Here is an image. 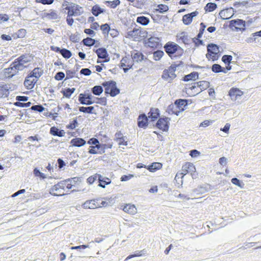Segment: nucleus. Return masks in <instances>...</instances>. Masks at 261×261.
<instances>
[{"mask_svg": "<svg viewBox=\"0 0 261 261\" xmlns=\"http://www.w3.org/2000/svg\"><path fill=\"white\" fill-rule=\"evenodd\" d=\"M37 81L36 79H34L30 74L26 77L24 81V85L28 89H32L34 88Z\"/></svg>", "mask_w": 261, "mask_h": 261, "instance_id": "obj_11", "label": "nucleus"}, {"mask_svg": "<svg viewBox=\"0 0 261 261\" xmlns=\"http://www.w3.org/2000/svg\"><path fill=\"white\" fill-rule=\"evenodd\" d=\"M111 181L109 178L105 177L102 175L99 176V185L98 186L102 188L106 187V185H109Z\"/></svg>", "mask_w": 261, "mask_h": 261, "instance_id": "obj_23", "label": "nucleus"}, {"mask_svg": "<svg viewBox=\"0 0 261 261\" xmlns=\"http://www.w3.org/2000/svg\"><path fill=\"white\" fill-rule=\"evenodd\" d=\"M176 68V67L175 66L171 65L168 69H167L168 73L170 76V81L173 80L176 77V74H175Z\"/></svg>", "mask_w": 261, "mask_h": 261, "instance_id": "obj_37", "label": "nucleus"}, {"mask_svg": "<svg viewBox=\"0 0 261 261\" xmlns=\"http://www.w3.org/2000/svg\"><path fill=\"white\" fill-rule=\"evenodd\" d=\"M65 9L68 10L67 17H71L73 16H76L75 14H74V13L73 12V7H72V6H71L70 5L69 6H66Z\"/></svg>", "mask_w": 261, "mask_h": 261, "instance_id": "obj_56", "label": "nucleus"}, {"mask_svg": "<svg viewBox=\"0 0 261 261\" xmlns=\"http://www.w3.org/2000/svg\"><path fill=\"white\" fill-rule=\"evenodd\" d=\"M31 109L33 111L39 112H42L44 110V108L43 107L42 105H34L33 106Z\"/></svg>", "mask_w": 261, "mask_h": 261, "instance_id": "obj_53", "label": "nucleus"}, {"mask_svg": "<svg viewBox=\"0 0 261 261\" xmlns=\"http://www.w3.org/2000/svg\"><path fill=\"white\" fill-rule=\"evenodd\" d=\"M198 14V12L195 11L192 13L184 15L182 17L183 23L186 25L190 24L192 22L193 18L196 16Z\"/></svg>", "mask_w": 261, "mask_h": 261, "instance_id": "obj_14", "label": "nucleus"}, {"mask_svg": "<svg viewBox=\"0 0 261 261\" xmlns=\"http://www.w3.org/2000/svg\"><path fill=\"white\" fill-rule=\"evenodd\" d=\"M198 73L197 72H192L191 73L185 75L184 77V81L188 82L192 80H196L198 79Z\"/></svg>", "mask_w": 261, "mask_h": 261, "instance_id": "obj_27", "label": "nucleus"}, {"mask_svg": "<svg viewBox=\"0 0 261 261\" xmlns=\"http://www.w3.org/2000/svg\"><path fill=\"white\" fill-rule=\"evenodd\" d=\"M93 96L89 93H81L79 96V101L82 105H91L94 103L92 100Z\"/></svg>", "mask_w": 261, "mask_h": 261, "instance_id": "obj_7", "label": "nucleus"}, {"mask_svg": "<svg viewBox=\"0 0 261 261\" xmlns=\"http://www.w3.org/2000/svg\"><path fill=\"white\" fill-rule=\"evenodd\" d=\"M70 40L73 42H77L80 40L79 34H71L69 37Z\"/></svg>", "mask_w": 261, "mask_h": 261, "instance_id": "obj_57", "label": "nucleus"}, {"mask_svg": "<svg viewBox=\"0 0 261 261\" xmlns=\"http://www.w3.org/2000/svg\"><path fill=\"white\" fill-rule=\"evenodd\" d=\"M148 118L144 114L140 115L138 117V124L139 127L145 128L147 126Z\"/></svg>", "mask_w": 261, "mask_h": 261, "instance_id": "obj_16", "label": "nucleus"}, {"mask_svg": "<svg viewBox=\"0 0 261 261\" xmlns=\"http://www.w3.org/2000/svg\"><path fill=\"white\" fill-rule=\"evenodd\" d=\"M64 184L62 181L55 185L49 190V193L54 196H60L65 195V189H64Z\"/></svg>", "mask_w": 261, "mask_h": 261, "instance_id": "obj_4", "label": "nucleus"}, {"mask_svg": "<svg viewBox=\"0 0 261 261\" xmlns=\"http://www.w3.org/2000/svg\"><path fill=\"white\" fill-rule=\"evenodd\" d=\"M75 89L74 88H67L65 90L63 91L62 93L63 95L67 97V98H70L71 94L74 93L75 91Z\"/></svg>", "mask_w": 261, "mask_h": 261, "instance_id": "obj_41", "label": "nucleus"}, {"mask_svg": "<svg viewBox=\"0 0 261 261\" xmlns=\"http://www.w3.org/2000/svg\"><path fill=\"white\" fill-rule=\"evenodd\" d=\"M231 181L233 184H234L241 188H243L244 184H242V182L237 178H236V177L233 178L231 179Z\"/></svg>", "mask_w": 261, "mask_h": 261, "instance_id": "obj_58", "label": "nucleus"}, {"mask_svg": "<svg viewBox=\"0 0 261 261\" xmlns=\"http://www.w3.org/2000/svg\"><path fill=\"white\" fill-rule=\"evenodd\" d=\"M70 6L73 7V11L76 16H80L84 13L83 9L82 7L75 4L71 3Z\"/></svg>", "mask_w": 261, "mask_h": 261, "instance_id": "obj_26", "label": "nucleus"}, {"mask_svg": "<svg viewBox=\"0 0 261 261\" xmlns=\"http://www.w3.org/2000/svg\"><path fill=\"white\" fill-rule=\"evenodd\" d=\"M13 67L16 69L17 71L18 72L19 70H22L27 66L24 64L21 63L19 60L16 59L13 62Z\"/></svg>", "mask_w": 261, "mask_h": 261, "instance_id": "obj_33", "label": "nucleus"}, {"mask_svg": "<svg viewBox=\"0 0 261 261\" xmlns=\"http://www.w3.org/2000/svg\"><path fill=\"white\" fill-rule=\"evenodd\" d=\"M80 73L82 74H84L85 75H89L91 73V70L88 68H83L80 71Z\"/></svg>", "mask_w": 261, "mask_h": 261, "instance_id": "obj_63", "label": "nucleus"}, {"mask_svg": "<svg viewBox=\"0 0 261 261\" xmlns=\"http://www.w3.org/2000/svg\"><path fill=\"white\" fill-rule=\"evenodd\" d=\"M170 119L168 117L160 118L156 123V126L163 131H167L169 128V121Z\"/></svg>", "mask_w": 261, "mask_h": 261, "instance_id": "obj_8", "label": "nucleus"}, {"mask_svg": "<svg viewBox=\"0 0 261 261\" xmlns=\"http://www.w3.org/2000/svg\"><path fill=\"white\" fill-rule=\"evenodd\" d=\"M60 54L64 58L66 59H69L72 55L71 51L65 48L62 49Z\"/></svg>", "mask_w": 261, "mask_h": 261, "instance_id": "obj_49", "label": "nucleus"}, {"mask_svg": "<svg viewBox=\"0 0 261 261\" xmlns=\"http://www.w3.org/2000/svg\"><path fill=\"white\" fill-rule=\"evenodd\" d=\"M43 70L40 68H34L30 74L34 78L36 79L38 81V79L42 75Z\"/></svg>", "mask_w": 261, "mask_h": 261, "instance_id": "obj_25", "label": "nucleus"}, {"mask_svg": "<svg viewBox=\"0 0 261 261\" xmlns=\"http://www.w3.org/2000/svg\"><path fill=\"white\" fill-rule=\"evenodd\" d=\"M76 178H73L72 179H67L65 180H62V182H64V189H65V187L68 189H70L72 187V183H74L75 182Z\"/></svg>", "mask_w": 261, "mask_h": 261, "instance_id": "obj_31", "label": "nucleus"}, {"mask_svg": "<svg viewBox=\"0 0 261 261\" xmlns=\"http://www.w3.org/2000/svg\"><path fill=\"white\" fill-rule=\"evenodd\" d=\"M91 91L93 94L99 96L103 92V89L101 86H95L92 88Z\"/></svg>", "mask_w": 261, "mask_h": 261, "instance_id": "obj_38", "label": "nucleus"}, {"mask_svg": "<svg viewBox=\"0 0 261 261\" xmlns=\"http://www.w3.org/2000/svg\"><path fill=\"white\" fill-rule=\"evenodd\" d=\"M162 167V164L160 163L155 162L151 164V165L148 166L147 169L150 172H153L161 169Z\"/></svg>", "mask_w": 261, "mask_h": 261, "instance_id": "obj_28", "label": "nucleus"}, {"mask_svg": "<svg viewBox=\"0 0 261 261\" xmlns=\"http://www.w3.org/2000/svg\"><path fill=\"white\" fill-rule=\"evenodd\" d=\"M243 94V91L237 88H232L229 92V95L232 101L241 99Z\"/></svg>", "mask_w": 261, "mask_h": 261, "instance_id": "obj_9", "label": "nucleus"}, {"mask_svg": "<svg viewBox=\"0 0 261 261\" xmlns=\"http://www.w3.org/2000/svg\"><path fill=\"white\" fill-rule=\"evenodd\" d=\"M169 10L168 6L164 4H160L157 6V8L155 9L156 12H159L161 13L167 12Z\"/></svg>", "mask_w": 261, "mask_h": 261, "instance_id": "obj_39", "label": "nucleus"}, {"mask_svg": "<svg viewBox=\"0 0 261 261\" xmlns=\"http://www.w3.org/2000/svg\"><path fill=\"white\" fill-rule=\"evenodd\" d=\"M177 109L180 110V112L183 111L186 106L188 105V100L187 99H180L175 101Z\"/></svg>", "mask_w": 261, "mask_h": 261, "instance_id": "obj_20", "label": "nucleus"}, {"mask_svg": "<svg viewBox=\"0 0 261 261\" xmlns=\"http://www.w3.org/2000/svg\"><path fill=\"white\" fill-rule=\"evenodd\" d=\"M83 44L87 46H91L95 43V40L91 38L87 37L83 40Z\"/></svg>", "mask_w": 261, "mask_h": 261, "instance_id": "obj_42", "label": "nucleus"}, {"mask_svg": "<svg viewBox=\"0 0 261 261\" xmlns=\"http://www.w3.org/2000/svg\"><path fill=\"white\" fill-rule=\"evenodd\" d=\"M165 51L170 57H176L181 55L182 54V49L176 44L167 43L165 46Z\"/></svg>", "mask_w": 261, "mask_h": 261, "instance_id": "obj_1", "label": "nucleus"}, {"mask_svg": "<svg viewBox=\"0 0 261 261\" xmlns=\"http://www.w3.org/2000/svg\"><path fill=\"white\" fill-rule=\"evenodd\" d=\"M99 175L100 174H96L95 175L90 176L87 179V182L90 184H92L97 179L99 181Z\"/></svg>", "mask_w": 261, "mask_h": 261, "instance_id": "obj_50", "label": "nucleus"}, {"mask_svg": "<svg viewBox=\"0 0 261 261\" xmlns=\"http://www.w3.org/2000/svg\"><path fill=\"white\" fill-rule=\"evenodd\" d=\"M166 112L169 114H175L178 116L180 113V110L177 109L176 106L174 103L169 105L167 109Z\"/></svg>", "mask_w": 261, "mask_h": 261, "instance_id": "obj_24", "label": "nucleus"}, {"mask_svg": "<svg viewBox=\"0 0 261 261\" xmlns=\"http://www.w3.org/2000/svg\"><path fill=\"white\" fill-rule=\"evenodd\" d=\"M123 210L130 215H135L137 213V209L134 204H126L123 208Z\"/></svg>", "mask_w": 261, "mask_h": 261, "instance_id": "obj_18", "label": "nucleus"}, {"mask_svg": "<svg viewBox=\"0 0 261 261\" xmlns=\"http://www.w3.org/2000/svg\"><path fill=\"white\" fill-rule=\"evenodd\" d=\"M100 29L102 31L104 34H106L109 33L110 28L108 24L105 23L101 25Z\"/></svg>", "mask_w": 261, "mask_h": 261, "instance_id": "obj_60", "label": "nucleus"}, {"mask_svg": "<svg viewBox=\"0 0 261 261\" xmlns=\"http://www.w3.org/2000/svg\"><path fill=\"white\" fill-rule=\"evenodd\" d=\"M45 16L50 19H56L58 17V15L55 11L46 13Z\"/></svg>", "mask_w": 261, "mask_h": 261, "instance_id": "obj_48", "label": "nucleus"}, {"mask_svg": "<svg viewBox=\"0 0 261 261\" xmlns=\"http://www.w3.org/2000/svg\"><path fill=\"white\" fill-rule=\"evenodd\" d=\"M136 22L143 25H147L149 22V19L144 16H139L137 18Z\"/></svg>", "mask_w": 261, "mask_h": 261, "instance_id": "obj_34", "label": "nucleus"}, {"mask_svg": "<svg viewBox=\"0 0 261 261\" xmlns=\"http://www.w3.org/2000/svg\"><path fill=\"white\" fill-rule=\"evenodd\" d=\"M194 84H196L197 87H199L200 88V91L206 89L210 87V83L204 81L195 83Z\"/></svg>", "mask_w": 261, "mask_h": 261, "instance_id": "obj_36", "label": "nucleus"}, {"mask_svg": "<svg viewBox=\"0 0 261 261\" xmlns=\"http://www.w3.org/2000/svg\"><path fill=\"white\" fill-rule=\"evenodd\" d=\"M164 53L162 50H157L153 53V59L155 61H159L163 57Z\"/></svg>", "mask_w": 261, "mask_h": 261, "instance_id": "obj_47", "label": "nucleus"}, {"mask_svg": "<svg viewBox=\"0 0 261 261\" xmlns=\"http://www.w3.org/2000/svg\"><path fill=\"white\" fill-rule=\"evenodd\" d=\"M95 52L97 54L98 58L105 59L104 62H108L110 61V58L107 51L105 48H99Z\"/></svg>", "mask_w": 261, "mask_h": 261, "instance_id": "obj_10", "label": "nucleus"}, {"mask_svg": "<svg viewBox=\"0 0 261 261\" xmlns=\"http://www.w3.org/2000/svg\"><path fill=\"white\" fill-rule=\"evenodd\" d=\"M105 3L108 6H110L112 8H115L120 4V2L119 0H115L113 1H106Z\"/></svg>", "mask_w": 261, "mask_h": 261, "instance_id": "obj_45", "label": "nucleus"}, {"mask_svg": "<svg viewBox=\"0 0 261 261\" xmlns=\"http://www.w3.org/2000/svg\"><path fill=\"white\" fill-rule=\"evenodd\" d=\"M70 143L72 146L81 147L86 144V141L82 138H76L72 139L70 141Z\"/></svg>", "mask_w": 261, "mask_h": 261, "instance_id": "obj_21", "label": "nucleus"}, {"mask_svg": "<svg viewBox=\"0 0 261 261\" xmlns=\"http://www.w3.org/2000/svg\"><path fill=\"white\" fill-rule=\"evenodd\" d=\"M181 171L182 174L184 175H186L187 173H190L193 178H195L197 176V174L195 173L196 172V168L192 163H186L182 166Z\"/></svg>", "mask_w": 261, "mask_h": 261, "instance_id": "obj_6", "label": "nucleus"}, {"mask_svg": "<svg viewBox=\"0 0 261 261\" xmlns=\"http://www.w3.org/2000/svg\"><path fill=\"white\" fill-rule=\"evenodd\" d=\"M90 149L89 150V153H91V154H102L103 153L105 152V149H102L101 150V151H97L96 150V148H95V147L93 146H90Z\"/></svg>", "mask_w": 261, "mask_h": 261, "instance_id": "obj_51", "label": "nucleus"}, {"mask_svg": "<svg viewBox=\"0 0 261 261\" xmlns=\"http://www.w3.org/2000/svg\"><path fill=\"white\" fill-rule=\"evenodd\" d=\"M94 110L93 107L90 106L87 107H81L79 108V111L81 112L88 113V114H92L93 111Z\"/></svg>", "mask_w": 261, "mask_h": 261, "instance_id": "obj_40", "label": "nucleus"}, {"mask_svg": "<svg viewBox=\"0 0 261 261\" xmlns=\"http://www.w3.org/2000/svg\"><path fill=\"white\" fill-rule=\"evenodd\" d=\"M132 59L134 61L139 62L143 60L144 56L143 54L139 52H134L132 54Z\"/></svg>", "mask_w": 261, "mask_h": 261, "instance_id": "obj_32", "label": "nucleus"}, {"mask_svg": "<svg viewBox=\"0 0 261 261\" xmlns=\"http://www.w3.org/2000/svg\"><path fill=\"white\" fill-rule=\"evenodd\" d=\"M160 39L159 38L150 37L148 39L147 41H146L145 44L150 47L154 48L157 47L160 45Z\"/></svg>", "mask_w": 261, "mask_h": 261, "instance_id": "obj_12", "label": "nucleus"}, {"mask_svg": "<svg viewBox=\"0 0 261 261\" xmlns=\"http://www.w3.org/2000/svg\"><path fill=\"white\" fill-rule=\"evenodd\" d=\"M50 134L53 136L63 137L65 134L64 130H60L55 126H53L50 129Z\"/></svg>", "mask_w": 261, "mask_h": 261, "instance_id": "obj_22", "label": "nucleus"}, {"mask_svg": "<svg viewBox=\"0 0 261 261\" xmlns=\"http://www.w3.org/2000/svg\"><path fill=\"white\" fill-rule=\"evenodd\" d=\"M200 27H201V28L200 29L199 33L198 34V35L197 36V37L198 39H199L202 37V36L203 34V32L205 30V28H206V25L203 22H201L200 23Z\"/></svg>", "mask_w": 261, "mask_h": 261, "instance_id": "obj_55", "label": "nucleus"}, {"mask_svg": "<svg viewBox=\"0 0 261 261\" xmlns=\"http://www.w3.org/2000/svg\"><path fill=\"white\" fill-rule=\"evenodd\" d=\"M127 36L135 40H139L141 39V31L139 29H134L129 31Z\"/></svg>", "mask_w": 261, "mask_h": 261, "instance_id": "obj_17", "label": "nucleus"}, {"mask_svg": "<svg viewBox=\"0 0 261 261\" xmlns=\"http://www.w3.org/2000/svg\"><path fill=\"white\" fill-rule=\"evenodd\" d=\"M207 53L206 57L208 60L215 61L218 59V54L220 52L219 47L216 44H210L207 46Z\"/></svg>", "mask_w": 261, "mask_h": 261, "instance_id": "obj_3", "label": "nucleus"}, {"mask_svg": "<svg viewBox=\"0 0 261 261\" xmlns=\"http://www.w3.org/2000/svg\"><path fill=\"white\" fill-rule=\"evenodd\" d=\"M179 40H181L185 44H190L195 42V38L189 37L185 32L181 33L178 36Z\"/></svg>", "mask_w": 261, "mask_h": 261, "instance_id": "obj_13", "label": "nucleus"}, {"mask_svg": "<svg viewBox=\"0 0 261 261\" xmlns=\"http://www.w3.org/2000/svg\"><path fill=\"white\" fill-rule=\"evenodd\" d=\"M229 27L232 31H239L244 30L245 21L242 19H234L230 21Z\"/></svg>", "mask_w": 261, "mask_h": 261, "instance_id": "obj_5", "label": "nucleus"}, {"mask_svg": "<svg viewBox=\"0 0 261 261\" xmlns=\"http://www.w3.org/2000/svg\"><path fill=\"white\" fill-rule=\"evenodd\" d=\"M36 2L43 5H50L54 3V0H36Z\"/></svg>", "mask_w": 261, "mask_h": 261, "instance_id": "obj_62", "label": "nucleus"}, {"mask_svg": "<svg viewBox=\"0 0 261 261\" xmlns=\"http://www.w3.org/2000/svg\"><path fill=\"white\" fill-rule=\"evenodd\" d=\"M212 70L215 73H219L221 72L226 73L225 68L222 67L219 64H215L212 66Z\"/></svg>", "mask_w": 261, "mask_h": 261, "instance_id": "obj_35", "label": "nucleus"}, {"mask_svg": "<svg viewBox=\"0 0 261 261\" xmlns=\"http://www.w3.org/2000/svg\"><path fill=\"white\" fill-rule=\"evenodd\" d=\"M129 59L126 57L123 58L120 62L121 67L127 66L129 67V68H130L132 65H131L130 63H129Z\"/></svg>", "mask_w": 261, "mask_h": 261, "instance_id": "obj_44", "label": "nucleus"}, {"mask_svg": "<svg viewBox=\"0 0 261 261\" xmlns=\"http://www.w3.org/2000/svg\"><path fill=\"white\" fill-rule=\"evenodd\" d=\"M31 57L30 56L27 55H22L16 59L19 60V62L25 65V64L31 61Z\"/></svg>", "mask_w": 261, "mask_h": 261, "instance_id": "obj_43", "label": "nucleus"}, {"mask_svg": "<svg viewBox=\"0 0 261 261\" xmlns=\"http://www.w3.org/2000/svg\"><path fill=\"white\" fill-rule=\"evenodd\" d=\"M148 118L151 121H154L158 119L160 115L159 110L158 109L151 108L148 113Z\"/></svg>", "mask_w": 261, "mask_h": 261, "instance_id": "obj_19", "label": "nucleus"}, {"mask_svg": "<svg viewBox=\"0 0 261 261\" xmlns=\"http://www.w3.org/2000/svg\"><path fill=\"white\" fill-rule=\"evenodd\" d=\"M83 207L84 208H90V209H94L96 208L97 206L95 203L94 200H91L86 201L83 204Z\"/></svg>", "mask_w": 261, "mask_h": 261, "instance_id": "obj_30", "label": "nucleus"}, {"mask_svg": "<svg viewBox=\"0 0 261 261\" xmlns=\"http://www.w3.org/2000/svg\"><path fill=\"white\" fill-rule=\"evenodd\" d=\"M102 85L105 88V93L111 96H115L120 93V90L116 87V83L113 81L105 82Z\"/></svg>", "mask_w": 261, "mask_h": 261, "instance_id": "obj_2", "label": "nucleus"}, {"mask_svg": "<svg viewBox=\"0 0 261 261\" xmlns=\"http://www.w3.org/2000/svg\"><path fill=\"white\" fill-rule=\"evenodd\" d=\"M104 10L100 8L99 5H95L92 7L91 12L95 16H98L99 14L103 13Z\"/></svg>", "mask_w": 261, "mask_h": 261, "instance_id": "obj_29", "label": "nucleus"}, {"mask_svg": "<svg viewBox=\"0 0 261 261\" xmlns=\"http://www.w3.org/2000/svg\"><path fill=\"white\" fill-rule=\"evenodd\" d=\"M9 18V16L6 14H0V23L8 21Z\"/></svg>", "mask_w": 261, "mask_h": 261, "instance_id": "obj_61", "label": "nucleus"}, {"mask_svg": "<svg viewBox=\"0 0 261 261\" xmlns=\"http://www.w3.org/2000/svg\"><path fill=\"white\" fill-rule=\"evenodd\" d=\"M66 79L72 78L75 74V71L67 70L66 72Z\"/></svg>", "mask_w": 261, "mask_h": 261, "instance_id": "obj_64", "label": "nucleus"}, {"mask_svg": "<svg viewBox=\"0 0 261 261\" xmlns=\"http://www.w3.org/2000/svg\"><path fill=\"white\" fill-rule=\"evenodd\" d=\"M65 77V73L63 72L60 71L56 73L55 76V79L57 81H61Z\"/></svg>", "mask_w": 261, "mask_h": 261, "instance_id": "obj_59", "label": "nucleus"}, {"mask_svg": "<svg viewBox=\"0 0 261 261\" xmlns=\"http://www.w3.org/2000/svg\"><path fill=\"white\" fill-rule=\"evenodd\" d=\"M232 57L230 55H224L222 58V61L225 64H230Z\"/></svg>", "mask_w": 261, "mask_h": 261, "instance_id": "obj_54", "label": "nucleus"}, {"mask_svg": "<svg viewBox=\"0 0 261 261\" xmlns=\"http://www.w3.org/2000/svg\"><path fill=\"white\" fill-rule=\"evenodd\" d=\"M217 8V5L215 3H209L206 4L205 9L206 11L212 12Z\"/></svg>", "mask_w": 261, "mask_h": 261, "instance_id": "obj_46", "label": "nucleus"}, {"mask_svg": "<svg viewBox=\"0 0 261 261\" xmlns=\"http://www.w3.org/2000/svg\"><path fill=\"white\" fill-rule=\"evenodd\" d=\"M207 191V189L206 188L203 187H199L193 190L194 192L198 194H202L206 193Z\"/></svg>", "mask_w": 261, "mask_h": 261, "instance_id": "obj_52", "label": "nucleus"}, {"mask_svg": "<svg viewBox=\"0 0 261 261\" xmlns=\"http://www.w3.org/2000/svg\"><path fill=\"white\" fill-rule=\"evenodd\" d=\"M18 72L13 67V63H12L9 68L4 69V75L6 77H11L15 75Z\"/></svg>", "mask_w": 261, "mask_h": 261, "instance_id": "obj_15", "label": "nucleus"}]
</instances>
